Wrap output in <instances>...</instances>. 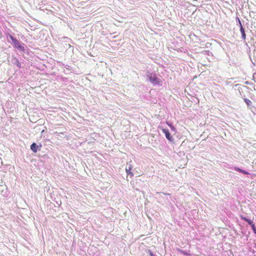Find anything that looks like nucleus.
Segmentation results:
<instances>
[{
    "label": "nucleus",
    "mask_w": 256,
    "mask_h": 256,
    "mask_svg": "<svg viewBox=\"0 0 256 256\" xmlns=\"http://www.w3.org/2000/svg\"><path fill=\"white\" fill-rule=\"evenodd\" d=\"M166 124L172 130L175 131L176 130L175 128L170 123L167 122Z\"/></svg>",
    "instance_id": "6e6552de"
},
{
    "label": "nucleus",
    "mask_w": 256,
    "mask_h": 256,
    "mask_svg": "<svg viewBox=\"0 0 256 256\" xmlns=\"http://www.w3.org/2000/svg\"><path fill=\"white\" fill-rule=\"evenodd\" d=\"M148 78L150 82L154 85L162 86V78L156 76L154 74H148Z\"/></svg>",
    "instance_id": "f257e3e1"
},
{
    "label": "nucleus",
    "mask_w": 256,
    "mask_h": 256,
    "mask_svg": "<svg viewBox=\"0 0 256 256\" xmlns=\"http://www.w3.org/2000/svg\"><path fill=\"white\" fill-rule=\"evenodd\" d=\"M178 250L184 254H186V253L185 252H184V251H182V250Z\"/></svg>",
    "instance_id": "2eb2a0df"
},
{
    "label": "nucleus",
    "mask_w": 256,
    "mask_h": 256,
    "mask_svg": "<svg viewBox=\"0 0 256 256\" xmlns=\"http://www.w3.org/2000/svg\"><path fill=\"white\" fill-rule=\"evenodd\" d=\"M132 169V166L131 165H129L128 166L126 167V172L128 175H130L131 176H133L132 173L131 172V170Z\"/></svg>",
    "instance_id": "20e7f679"
},
{
    "label": "nucleus",
    "mask_w": 256,
    "mask_h": 256,
    "mask_svg": "<svg viewBox=\"0 0 256 256\" xmlns=\"http://www.w3.org/2000/svg\"><path fill=\"white\" fill-rule=\"evenodd\" d=\"M43 132H44V130L42 131V133H43Z\"/></svg>",
    "instance_id": "dca6fc26"
},
{
    "label": "nucleus",
    "mask_w": 256,
    "mask_h": 256,
    "mask_svg": "<svg viewBox=\"0 0 256 256\" xmlns=\"http://www.w3.org/2000/svg\"><path fill=\"white\" fill-rule=\"evenodd\" d=\"M17 66H18V67H20V63L18 61L17 62V64H16Z\"/></svg>",
    "instance_id": "4468645a"
},
{
    "label": "nucleus",
    "mask_w": 256,
    "mask_h": 256,
    "mask_svg": "<svg viewBox=\"0 0 256 256\" xmlns=\"http://www.w3.org/2000/svg\"><path fill=\"white\" fill-rule=\"evenodd\" d=\"M148 253L150 256H155L154 254L150 250H148Z\"/></svg>",
    "instance_id": "ddd939ff"
},
{
    "label": "nucleus",
    "mask_w": 256,
    "mask_h": 256,
    "mask_svg": "<svg viewBox=\"0 0 256 256\" xmlns=\"http://www.w3.org/2000/svg\"><path fill=\"white\" fill-rule=\"evenodd\" d=\"M234 170H236L238 171V172H242V173L244 174H249V173L247 171H246L244 170H242V169H240L239 168L236 167V168H234Z\"/></svg>",
    "instance_id": "0eeeda50"
},
{
    "label": "nucleus",
    "mask_w": 256,
    "mask_h": 256,
    "mask_svg": "<svg viewBox=\"0 0 256 256\" xmlns=\"http://www.w3.org/2000/svg\"><path fill=\"white\" fill-rule=\"evenodd\" d=\"M162 131L165 134L166 137L168 140L170 141H172L173 140L172 136H171L170 134L168 129L162 128Z\"/></svg>",
    "instance_id": "7ed1b4c3"
},
{
    "label": "nucleus",
    "mask_w": 256,
    "mask_h": 256,
    "mask_svg": "<svg viewBox=\"0 0 256 256\" xmlns=\"http://www.w3.org/2000/svg\"><path fill=\"white\" fill-rule=\"evenodd\" d=\"M240 32L242 34V38L243 40H246V34H245L244 30L242 26H241V28H240Z\"/></svg>",
    "instance_id": "423d86ee"
},
{
    "label": "nucleus",
    "mask_w": 256,
    "mask_h": 256,
    "mask_svg": "<svg viewBox=\"0 0 256 256\" xmlns=\"http://www.w3.org/2000/svg\"><path fill=\"white\" fill-rule=\"evenodd\" d=\"M244 100L246 102V103L247 104L248 106H250L252 104L251 101L250 100H249L248 99L244 98Z\"/></svg>",
    "instance_id": "1a4fd4ad"
},
{
    "label": "nucleus",
    "mask_w": 256,
    "mask_h": 256,
    "mask_svg": "<svg viewBox=\"0 0 256 256\" xmlns=\"http://www.w3.org/2000/svg\"><path fill=\"white\" fill-rule=\"evenodd\" d=\"M10 38L16 48L21 50H24V47L22 45L21 43L16 38L11 35L10 36Z\"/></svg>",
    "instance_id": "f03ea898"
},
{
    "label": "nucleus",
    "mask_w": 256,
    "mask_h": 256,
    "mask_svg": "<svg viewBox=\"0 0 256 256\" xmlns=\"http://www.w3.org/2000/svg\"><path fill=\"white\" fill-rule=\"evenodd\" d=\"M238 25H239L240 28H241V26H242V22H241L240 20L239 19V18H238Z\"/></svg>",
    "instance_id": "9b49d317"
},
{
    "label": "nucleus",
    "mask_w": 256,
    "mask_h": 256,
    "mask_svg": "<svg viewBox=\"0 0 256 256\" xmlns=\"http://www.w3.org/2000/svg\"><path fill=\"white\" fill-rule=\"evenodd\" d=\"M240 218H242V220H245V221H246V220H248V218H246V217H244V216H240Z\"/></svg>",
    "instance_id": "f8f14e48"
},
{
    "label": "nucleus",
    "mask_w": 256,
    "mask_h": 256,
    "mask_svg": "<svg viewBox=\"0 0 256 256\" xmlns=\"http://www.w3.org/2000/svg\"><path fill=\"white\" fill-rule=\"evenodd\" d=\"M30 149L34 152H38V146L35 143H33L30 146Z\"/></svg>",
    "instance_id": "39448f33"
},
{
    "label": "nucleus",
    "mask_w": 256,
    "mask_h": 256,
    "mask_svg": "<svg viewBox=\"0 0 256 256\" xmlns=\"http://www.w3.org/2000/svg\"><path fill=\"white\" fill-rule=\"evenodd\" d=\"M246 222L250 226H252V224H254L253 222L250 219L248 218L246 220Z\"/></svg>",
    "instance_id": "9d476101"
}]
</instances>
